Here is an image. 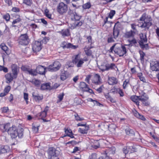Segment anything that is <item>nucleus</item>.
Instances as JSON below:
<instances>
[{"label": "nucleus", "instance_id": "f257e3e1", "mask_svg": "<svg viewBox=\"0 0 159 159\" xmlns=\"http://www.w3.org/2000/svg\"><path fill=\"white\" fill-rule=\"evenodd\" d=\"M24 129L22 128L17 129V127L14 125L9 127L7 130V133L10 134L12 139H15L17 136L19 138H22L23 136Z\"/></svg>", "mask_w": 159, "mask_h": 159}, {"label": "nucleus", "instance_id": "f03ea898", "mask_svg": "<svg viewBox=\"0 0 159 159\" xmlns=\"http://www.w3.org/2000/svg\"><path fill=\"white\" fill-rule=\"evenodd\" d=\"M81 16L79 15H75L74 17L71 18V22L70 24V28L74 29L77 27H80L83 24L84 21L80 20Z\"/></svg>", "mask_w": 159, "mask_h": 159}, {"label": "nucleus", "instance_id": "7ed1b4c3", "mask_svg": "<svg viewBox=\"0 0 159 159\" xmlns=\"http://www.w3.org/2000/svg\"><path fill=\"white\" fill-rule=\"evenodd\" d=\"M140 20L143 21L142 22V25L141 27L142 28H146L148 29L149 27L152 25V23L150 22L152 20V19L151 18L149 19L146 18V14H143L140 17Z\"/></svg>", "mask_w": 159, "mask_h": 159}, {"label": "nucleus", "instance_id": "20e7f679", "mask_svg": "<svg viewBox=\"0 0 159 159\" xmlns=\"http://www.w3.org/2000/svg\"><path fill=\"white\" fill-rule=\"evenodd\" d=\"M68 10L67 5L63 2L59 3L57 7V11L61 15L66 13Z\"/></svg>", "mask_w": 159, "mask_h": 159}, {"label": "nucleus", "instance_id": "39448f33", "mask_svg": "<svg viewBox=\"0 0 159 159\" xmlns=\"http://www.w3.org/2000/svg\"><path fill=\"white\" fill-rule=\"evenodd\" d=\"M30 41V39L27 34H21L18 39L19 43L21 45H27Z\"/></svg>", "mask_w": 159, "mask_h": 159}, {"label": "nucleus", "instance_id": "423d86ee", "mask_svg": "<svg viewBox=\"0 0 159 159\" xmlns=\"http://www.w3.org/2000/svg\"><path fill=\"white\" fill-rule=\"evenodd\" d=\"M61 66L60 63L58 61H54L52 64L49 65L47 69L48 71L55 72L60 69Z\"/></svg>", "mask_w": 159, "mask_h": 159}, {"label": "nucleus", "instance_id": "0eeeda50", "mask_svg": "<svg viewBox=\"0 0 159 159\" xmlns=\"http://www.w3.org/2000/svg\"><path fill=\"white\" fill-rule=\"evenodd\" d=\"M61 47L64 49H75L78 48V46L74 45L72 44L68 43L67 41H63L61 43Z\"/></svg>", "mask_w": 159, "mask_h": 159}, {"label": "nucleus", "instance_id": "6e6552de", "mask_svg": "<svg viewBox=\"0 0 159 159\" xmlns=\"http://www.w3.org/2000/svg\"><path fill=\"white\" fill-rule=\"evenodd\" d=\"M115 53L118 55L120 57H122L127 52L126 48L124 46L122 45L120 48H116L114 50Z\"/></svg>", "mask_w": 159, "mask_h": 159}, {"label": "nucleus", "instance_id": "1a4fd4ad", "mask_svg": "<svg viewBox=\"0 0 159 159\" xmlns=\"http://www.w3.org/2000/svg\"><path fill=\"white\" fill-rule=\"evenodd\" d=\"M47 69V68L45 66L39 65L37 66L36 70L37 74L41 75H45Z\"/></svg>", "mask_w": 159, "mask_h": 159}, {"label": "nucleus", "instance_id": "9d476101", "mask_svg": "<svg viewBox=\"0 0 159 159\" xmlns=\"http://www.w3.org/2000/svg\"><path fill=\"white\" fill-rule=\"evenodd\" d=\"M73 61L75 62V64H76V66L77 67H82V65L84 63L83 59L80 58L78 55L75 56Z\"/></svg>", "mask_w": 159, "mask_h": 159}, {"label": "nucleus", "instance_id": "9b49d317", "mask_svg": "<svg viewBox=\"0 0 159 159\" xmlns=\"http://www.w3.org/2000/svg\"><path fill=\"white\" fill-rule=\"evenodd\" d=\"M42 49V44L39 41H35L32 45V49L34 52L39 51Z\"/></svg>", "mask_w": 159, "mask_h": 159}, {"label": "nucleus", "instance_id": "f8f14e48", "mask_svg": "<svg viewBox=\"0 0 159 159\" xmlns=\"http://www.w3.org/2000/svg\"><path fill=\"white\" fill-rule=\"evenodd\" d=\"M5 77L6 79V83L8 84L11 82L14 79H15L17 78L15 77L14 75L11 73L6 74L5 75Z\"/></svg>", "mask_w": 159, "mask_h": 159}, {"label": "nucleus", "instance_id": "ddd939ff", "mask_svg": "<svg viewBox=\"0 0 159 159\" xmlns=\"http://www.w3.org/2000/svg\"><path fill=\"white\" fill-rule=\"evenodd\" d=\"M56 151L55 148L53 147H50L49 148L48 151V158L52 159V157H56Z\"/></svg>", "mask_w": 159, "mask_h": 159}, {"label": "nucleus", "instance_id": "4468645a", "mask_svg": "<svg viewBox=\"0 0 159 159\" xmlns=\"http://www.w3.org/2000/svg\"><path fill=\"white\" fill-rule=\"evenodd\" d=\"M11 69L12 74L14 75L16 77H17L19 71V67L16 64H13L11 66Z\"/></svg>", "mask_w": 159, "mask_h": 159}, {"label": "nucleus", "instance_id": "2eb2a0df", "mask_svg": "<svg viewBox=\"0 0 159 159\" xmlns=\"http://www.w3.org/2000/svg\"><path fill=\"white\" fill-rule=\"evenodd\" d=\"M150 67L152 71H158L159 70V61H155L151 64Z\"/></svg>", "mask_w": 159, "mask_h": 159}, {"label": "nucleus", "instance_id": "dca6fc26", "mask_svg": "<svg viewBox=\"0 0 159 159\" xmlns=\"http://www.w3.org/2000/svg\"><path fill=\"white\" fill-rule=\"evenodd\" d=\"M51 84L49 82L44 83L41 85L40 89L41 90H50L52 89L51 86Z\"/></svg>", "mask_w": 159, "mask_h": 159}, {"label": "nucleus", "instance_id": "f3484780", "mask_svg": "<svg viewBox=\"0 0 159 159\" xmlns=\"http://www.w3.org/2000/svg\"><path fill=\"white\" fill-rule=\"evenodd\" d=\"M106 67L105 70H107V71L110 70H115L116 68L118 69L117 66H116L115 64L114 63H106Z\"/></svg>", "mask_w": 159, "mask_h": 159}, {"label": "nucleus", "instance_id": "a211bd4d", "mask_svg": "<svg viewBox=\"0 0 159 159\" xmlns=\"http://www.w3.org/2000/svg\"><path fill=\"white\" fill-rule=\"evenodd\" d=\"M101 80L100 75L98 74H95L93 80V82L96 84H99L101 83Z\"/></svg>", "mask_w": 159, "mask_h": 159}, {"label": "nucleus", "instance_id": "6ab92c4d", "mask_svg": "<svg viewBox=\"0 0 159 159\" xmlns=\"http://www.w3.org/2000/svg\"><path fill=\"white\" fill-rule=\"evenodd\" d=\"M10 148L7 145L3 146L0 145V153H4L9 152Z\"/></svg>", "mask_w": 159, "mask_h": 159}, {"label": "nucleus", "instance_id": "aec40b11", "mask_svg": "<svg viewBox=\"0 0 159 159\" xmlns=\"http://www.w3.org/2000/svg\"><path fill=\"white\" fill-rule=\"evenodd\" d=\"M32 96L34 99L37 102H39L43 99V95H39L35 92L32 93Z\"/></svg>", "mask_w": 159, "mask_h": 159}, {"label": "nucleus", "instance_id": "412c9836", "mask_svg": "<svg viewBox=\"0 0 159 159\" xmlns=\"http://www.w3.org/2000/svg\"><path fill=\"white\" fill-rule=\"evenodd\" d=\"M140 40L139 41V45L142 44L143 43H146L147 41L146 34H144L143 33H140L139 34Z\"/></svg>", "mask_w": 159, "mask_h": 159}, {"label": "nucleus", "instance_id": "4be33fe9", "mask_svg": "<svg viewBox=\"0 0 159 159\" xmlns=\"http://www.w3.org/2000/svg\"><path fill=\"white\" fill-rule=\"evenodd\" d=\"M64 130L65 134L64 135L63 137L68 136L71 138H74L73 136L74 134L73 133L72 130L70 129H69L68 128L67 129L65 128Z\"/></svg>", "mask_w": 159, "mask_h": 159}, {"label": "nucleus", "instance_id": "5701e85b", "mask_svg": "<svg viewBox=\"0 0 159 159\" xmlns=\"http://www.w3.org/2000/svg\"><path fill=\"white\" fill-rule=\"evenodd\" d=\"M135 31L130 30L129 31L126 32L124 34V37L126 38H129L131 37H134L135 34Z\"/></svg>", "mask_w": 159, "mask_h": 159}, {"label": "nucleus", "instance_id": "b1692460", "mask_svg": "<svg viewBox=\"0 0 159 159\" xmlns=\"http://www.w3.org/2000/svg\"><path fill=\"white\" fill-rule=\"evenodd\" d=\"M59 32L64 37H68L70 35V30L68 29H63Z\"/></svg>", "mask_w": 159, "mask_h": 159}, {"label": "nucleus", "instance_id": "393cba45", "mask_svg": "<svg viewBox=\"0 0 159 159\" xmlns=\"http://www.w3.org/2000/svg\"><path fill=\"white\" fill-rule=\"evenodd\" d=\"M116 149L115 147H112L111 148H108L107 149V154L109 155V156L114 155Z\"/></svg>", "mask_w": 159, "mask_h": 159}, {"label": "nucleus", "instance_id": "a878e982", "mask_svg": "<svg viewBox=\"0 0 159 159\" xmlns=\"http://www.w3.org/2000/svg\"><path fill=\"white\" fill-rule=\"evenodd\" d=\"M89 129V125H85L83 128H79V132L83 134H86Z\"/></svg>", "mask_w": 159, "mask_h": 159}, {"label": "nucleus", "instance_id": "bb28decb", "mask_svg": "<svg viewBox=\"0 0 159 159\" xmlns=\"http://www.w3.org/2000/svg\"><path fill=\"white\" fill-rule=\"evenodd\" d=\"M108 83L109 84L111 85L116 84L118 83V80L115 77H111L109 78Z\"/></svg>", "mask_w": 159, "mask_h": 159}, {"label": "nucleus", "instance_id": "cd10ccee", "mask_svg": "<svg viewBox=\"0 0 159 159\" xmlns=\"http://www.w3.org/2000/svg\"><path fill=\"white\" fill-rule=\"evenodd\" d=\"M89 85L83 82H80L79 84V88L83 91H85Z\"/></svg>", "mask_w": 159, "mask_h": 159}, {"label": "nucleus", "instance_id": "c85d7f7f", "mask_svg": "<svg viewBox=\"0 0 159 159\" xmlns=\"http://www.w3.org/2000/svg\"><path fill=\"white\" fill-rule=\"evenodd\" d=\"M116 25V24H115L113 29V38L115 39L118 38L120 33L119 30L117 28H115Z\"/></svg>", "mask_w": 159, "mask_h": 159}, {"label": "nucleus", "instance_id": "c756f323", "mask_svg": "<svg viewBox=\"0 0 159 159\" xmlns=\"http://www.w3.org/2000/svg\"><path fill=\"white\" fill-rule=\"evenodd\" d=\"M48 107L46 106L44 110L39 113V116L41 117V119L45 117L47 115V112L48 111Z\"/></svg>", "mask_w": 159, "mask_h": 159}, {"label": "nucleus", "instance_id": "7c9ffc66", "mask_svg": "<svg viewBox=\"0 0 159 159\" xmlns=\"http://www.w3.org/2000/svg\"><path fill=\"white\" fill-rule=\"evenodd\" d=\"M126 134L130 135L133 136L134 135V130L130 129L129 127H127L125 129Z\"/></svg>", "mask_w": 159, "mask_h": 159}, {"label": "nucleus", "instance_id": "2f4dec72", "mask_svg": "<svg viewBox=\"0 0 159 159\" xmlns=\"http://www.w3.org/2000/svg\"><path fill=\"white\" fill-rule=\"evenodd\" d=\"M131 100L133 102H134L138 106L139 105V96H137L136 95L132 96L130 97Z\"/></svg>", "mask_w": 159, "mask_h": 159}, {"label": "nucleus", "instance_id": "473e14b6", "mask_svg": "<svg viewBox=\"0 0 159 159\" xmlns=\"http://www.w3.org/2000/svg\"><path fill=\"white\" fill-rule=\"evenodd\" d=\"M148 99V98L145 93L139 96V100L142 102L143 101H147Z\"/></svg>", "mask_w": 159, "mask_h": 159}, {"label": "nucleus", "instance_id": "72a5a7b5", "mask_svg": "<svg viewBox=\"0 0 159 159\" xmlns=\"http://www.w3.org/2000/svg\"><path fill=\"white\" fill-rule=\"evenodd\" d=\"M19 16L16 19L13 20L11 26L12 27H15L17 26V24L19 23L21 21V20Z\"/></svg>", "mask_w": 159, "mask_h": 159}, {"label": "nucleus", "instance_id": "f704fd0d", "mask_svg": "<svg viewBox=\"0 0 159 159\" xmlns=\"http://www.w3.org/2000/svg\"><path fill=\"white\" fill-rule=\"evenodd\" d=\"M74 60V58L73 59L72 61H68L66 64V68H68L70 67H73L74 66V64L75 62L73 61Z\"/></svg>", "mask_w": 159, "mask_h": 159}, {"label": "nucleus", "instance_id": "c9c22d12", "mask_svg": "<svg viewBox=\"0 0 159 159\" xmlns=\"http://www.w3.org/2000/svg\"><path fill=\"white\" fill-rule=\"evenodd\" d=\"M91 48H84V51L86 55L88 56H90L92 54V51L90 50Z\"/></svg>", "mask_w": 159, "mask_h": 159}, {"label": "nucleus", "instance_id": "e433bc0d", "mask_svg": "<svg viewBox=\"0 0 159 159\" xmlns=\"http://www.w3.org/2000/svg\"><path fill=\"white\" fill-rule=\"evenodd\" d=\"M139 53L140 55V59L141 62H143L144 61V57L145 56V54L142 51L140 50L139 51Z\"/></svg>", "mask_w": 159, "mask_h": 159}, {"label": "nucleus", "instance_id": "4c0bfd02", "mask_svg": "<svg viewBox=\"0 0 159 159\" xmlns=\"http://www.w3.org/2000/svg\"><path fill=\"white\" fill-rule=\"evenodd\" d=\"M67 73L66 71H64L63 72L61 71L60 75V79L61 80L64 81L67 78V77L66 75Z\"/></svg>", "mask_w": 159, "mask_h": 159}, {"label": "nucleus", "instance_id": "58836bf2", "mask_svg": "<svg viewBox=\"0 0 159 159\" xmlns=\"http://www.w3.org/2000/svg\"><path fill=\"white\" fill-rule=\"evenodd\" d=\"M30 68L27 66H22L21 67L22 70L26 73H28Z\"/></svg>", "mask_w": 159, "mask_h": 159}, {"label": "nucleus", "instance_id": "ea45409f", "mask_svg": "<svg viewBox=\"0 0 159 159\" xmlns=\"http://www.w3.org/2000/svg\"><path fill=\"white\" fill-rule=\"evenodd\" d=\"M68 14L72 16L71 17H74V16L75 15H78L76 13L75 10H71L70 9L68 12Z\"/></svg>", "mask_w": 159, "mask_h": 159}, {"label": "nucleus", "instance_id": "a19ab883", "mask_svg": "<svg viewBox=\"0 0 159 159\" xmlns=\"http://www.w3.org/2000/svg\"><path fill=\"white\" fill-rule=\"evenodd\" d=\"M91 6V5L90 2H88L83 4L82 8L84 9H89Z\"/></svg>", "mask_w": 159, "mask_h": 159}, {"label": "nucleus", "instance_id": "79ce46f5", "mask_svg": "<svg viewBox=\"0 0 159 159\" xmlns=\"http://www.w3.org/2000/svg\"><path fill=\"white\" fill-rule=\"evenodd\" d=\"M134 115L136 117L140 119L143 120H146L145 118L143 116L140 114L138 112H137L135 113Z\"/></svg>", "mask_w": 159, "mask_h": 159}, {"label": "nucleus", "instance_id": "37998d69", "mask_svg": "<svg viewBox=\"0 0 159 159\" xmlns=\"http://www.w3.org/2000/svg\"><path fill=\"white\" fill-rule=\"evenodd\" d=\"M132 148H133L132 147H124L123 149V153H125V154H127L129 152L130 149H131Z\"/></svg>", "mask_w": 159, "mask_h": 159}, {"label": "nucleus", "instance_id": "c03bdc74", "mask_svg": "<svg viewBox=\"0 0 159 159\" xmlns=\"http://www.w3.org/2000/svg\"><path fill=\"white\" fill-rule=\"evenodd\" d=\"M10 126V124L9 123L6 124H3V128L4 129L3 130V132L6 131L7 132L8 129H9Z\"/></svg>", "mask_w": 159, "mask_h": 159}, {"label": "nucleus", "instance_id": "a18cd8bd", "mask_svg": "<svg viewBox=\"0 0 159 159\" xmlns=\"http://www.w3.org/2000/svg\"><path fill=\"white\" fill-rule=\"evenodd\" d=\"M141 48L143 50L145 49L146 50L149 49L148 44V43L144 44V43L139 45Z\"/></svg>", "mask_w": 159, "mask_h": 159}, {"label": "nucleus", "instance_id": "49530a36", "mask_svg": "<svg viewBox=\"0 0 159 159\" xmlns=\"http://www.w3.org/2000/svg\"><path fill=\"white\" fill-rule=\"evenodd\" d=\"M28 73L29 75L34 76H36L37 75L36 69L35 70L30 68Z\"/></svg>", "mask_w": 159, "mask_h": 159}, {"label": "nucleus", "instance_id": "de8ad7c7", "mask_svg": "<svg viewBox=\"0 0 159 159\" xmlns=\"http://www.w3.org/2000/svg\"><path fill=\"white\" fill-rule=\"evenodd\" d=\"M128 42L129 43V44L128 45V46H133V44H135L137 43L136 40L135 38H133L132 40H128Z\"/></svg>", "mask_w": 159, "mask_h": 159}, {"label": "nucleus", "instance_id": "09e8293b", "mask_svg": "<svg viewBox=\"0 0 159 159\" xmlns=\"http://www.w3.org/2000/svg\"><path fill=\"white\" fill-rule=\"evenodd\" d=\"M32 83L37 87L39 86L41 84L40 81L36 79L33 80Z\"/></svg>", "mask_w": 159, "mask_h": 159}, {"label": "nucleus", "instance_id": "8fccbe9b", "mask_svg": "<svg viewBox=\"0 0 159 159\" xmlns=\"http://www.w3.org/2000/svg\"><path fill=\"white\" fill-rule=\"evenodd\" d=\"M0 47L2 50L4 51L7 54L6 51H7L8 48L5 44L2 43L0 45Z\"/></svg>", "mask_w": 159, "mask_h": 159}, {"label": "nucleus", "instance_id": "3c124183", "mask_svg": "<svg viewBox=\"0 0 159 159\" xmlns=\"http://www.w3.org/2000/svg\"><path fill=\"white\" fill-rule=\"evenodd\" d=\"M105 97L108 100L111 102H113V98L111 96L109 93H106L104 95Z\"/></svg>", "mask_w": 159, "mask_h": 159}, {"label": "nucleus", "instance_id": "603ef678", "mask_svg": "<svg viewBox=\"0 0 159 159\" xmlns=\"http://www.w3.org/2000/svg\"><path fill=\"white\" fill-rule=\"evenodd\" d=\"M23 3L25 4L30 6L32 3V0H23Z\"/></svg>", "mask_w": 159, "mask_h": 159}, {"label": "nucleus", "instance_id": "864d4df0", "mask_svg": "<svg viewBox=\"0 0 159 159\" xmlns=\"http://www.w3.org/2000/svg\"><path fill=\"white\" fill-rule=\"evenodd\" d=\"M3 17L4 19H5L7 21H8L9 20L10 17L9 14L7 13L5 14L3 16Z\"/></svg>", "mask_w": 159, "mask_h": 159}, {"label": "nucleus", "instance_id": "5fc2aeb1", "mask_svg": "<svg viewBox=\"0 0 159 159\" xmlns=\"http://www.w3.org/2000/svg\"><path fill=\"white\" fill-rule=\"evenodd\" d=\"M129 83V80L128 79H126L124 82L123 85V88L124 89H126L127 85Z\"/></svg>", "mask_w": 159, "mask_h": 159}, {"label": "nucleus", "instance_id": "6e6d98bb", "mask_svg": "<svg viewBox=\"0 0 159 159\" xmlns=\"http://www.w3.org/2000/svg\"><path fill=\"white\" fill-rule=\"evenodd\" d=\"M116 13V11L115 10H111L109 13L108 16L109 17L110 19H112L113 18V16L115 15Z\"/></svg>", "mask_w": 159, "mask_h": 159}, {"label": "nucleus", "instance_id": "4d7b16f0", "mask_svg": "<svg viewBox=\"0 0 159 159\" xmlns=\"http://www.w3.org/2000/svg\"><path fill=\"white\" fill-rule=\"evenodd\" d=\"M75 119L77 121H82L84 120V118H80L77 114L75 115Z\"/></svg>", "mask_w": 159, "mask_h": 159}, {"label": "nucleus", "instance_id": "13d9d810", "mask_svg": "<svg viewBox=\"0 0 159 159\" xmlns=\"http://www.w3.org/2000/svg\"><path fill=\"white\" fill-rule=\"evenodd\" d=\"M104 88L103 85H102L100 86L99 88L96 89V90L99 93H100L102 92V89Z\"/></svg>", "mask_w": 159, "mask_h": 159}, {"label": "nucleus", "instance_id": "bf43d9fd", "mask_svg": "<svg viewBox=\"0 0 159 159\" xmlns=\"http://www.w3.org/2000/svg\"><path fill=\"white\" fill-rule=\"evenodd\" d=\"M11 88V87L10 86H6L4 89V92L7 94L10 91Z\"/></svg>", "mask_w": 159, "mask_h": 159}, {"label": "nucleus", "instance_id": "052dcab7", "mask_svg": "<svg viewBox=\"0 0 159 159\" xmlns=\"http://www.w3.org/2000/svg\"><path fill=\"white\" fill-rule=\"evenodd\" d=\"M0 70H3L5 72H7L8 70L7 67L3 66H0Z\"/></svg>", "mask_w": 159, "mask_h": 159}, {"label": "nucleus", "instance_id": "680f3d73", "mask_svg": "<svg viewBox=\"0 0 159 159\" xmlns=\"http://www.w3.org/2000/svg\"><path fill=\"white\" fill-rule=\"evenodd\" d=\"M2 112L3 113H6L9 110L8 107H4L1 108Z\"/></svg>", "mask_w": 159, "mask_h": 159}, {"label": "nucleus", "instance_id": "e2e57ef3", "mask_svg": "<svg viewBox=\"0 0 159 159\" xmlns=\"http://www.w3.org/2000/svg\"><path fill=\"white\" fill-rule=\"evenodd\" d=\"M39 126H38L36 127L34 125H33V124L32 125V129L34 131V132L35 133H37L38 132L39 130L38 127Z\"/></svg>", "mask_w": 159, "mask_h": 159}, {"label": "nucleus", "instance_id": "0e129e2a", "mask_svg": "<svg viewBox=\"0 0 159 159\" xmlns=\"http://www.w3.org/2000/svg\"><path fill=\"white\" fill-rule=\"evenodd\" d=\"M106 64L105 65H102L100 66L99 67V69L102 71V72H104L105 71H107V70H105L106 68Z\"/></svg>", "mask_w": 159, "mask_h": 159}, {"label": "nucleus", "instance_id": "69168bd1", "mask_svg": "<svg viewBox=\"0 0 159 159\" xmlns=\"http://www.w3.org/2000/svg\"><path fill=\"white\" fill-rule=\"evenodd\" d=\"M117 93L120 94V96L121 97H123L124 95V93L122 89H118Z\"/></svg>", "mask_w": 159, "mask_h": 159}, {"label": "nucleus", "instance_id": "338daca9", "mask_svg": "<svg viewBox=\"0 0 159 159\" xmlns=\"http://www.w3.org/2000/svg\"><path fill=\"white\" fill-rule=\"evenodd\" d=\"M28 94L27 93H24V98L25 100L26 101L27 103L28 98Z\"/></svg>", "mask_w": 159, "mask_h": 159}, {"label": "nucleus", "instance_id": "774afa93", "mask_svg": "<svg viewBox=\"0 0 159 159\" xmlns=\"http://www.w3.org/2000/svg\"><path fill=\"white\" fill-rule=\"evenodd\" d=\"M64 95V94L63 93L58 95V98H59V101H61L63 99Z\"/></svg>", "mask_w": 159, "mask_h": 159}]
</instances>
